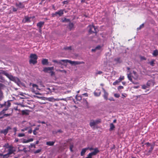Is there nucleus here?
<instances>
[{"label":"nucleus","mask_w":158,"mask_h":158,"mask_svg":"<svg viewBox=\"0 0 158 158\" xmlns=\"http://www.w3.org/2000/svg\"><path fill=\"white\" fill-rule=\"evenodd\" d=\"M30 57L31 58L30 60L29 61L30 64H34L37 63L38 56L36 54H31L30 55Z\"/></svg>","instance_id":"f257e3e1"},{"label":"nucleus","mask_w":158,"mask_h":158,"mask_svg":"<svg viewBox=\"0 0 158 158\" xmlns=\"http://www.w3.org/2000/svg\"><path fill=\"white\" fill-rule=\"evenodd\" d=\"M31 90L32 92L36 95H41L37 91V90H40V89L38 88V86L37 85L35 84H32Z\"/></svg>","instance_id":"f03ea898"},{"label":"nucleus","mask_w":158,"mask_h":158,"mask_svg":"<svg viewBox=\"0 0 158 158\" xmlns=\"http://www.w3.org/2000/svg\"><path fill=\"white\" fill-rule=\"evenodd\" d=\"M0 105L1 108L5 106V108L3 110L6 109V111L8 110L9 107L10 106L11 103L9 101H8L7 102H5L3 104H0Z\"/></svg>","instance_id":"7ed1b4c3"},{"label":"nucleus","mask_w":158,"mask_h":158,"mask_svg":"<svg viewBox=\"0 0 158 158\" xmlns=\"http://www.w3.org/2000/svg\"><path fill=\"white\" fill-rule=\"evenodd\" d=\"M2 74L6 76L11 81H14L15 80V77L10 74H9L6 72L2 71Z\"/></svg>","instance_id":"20e7f679"},{"label":"nucleus","mask_w":158,"mask_h":158,"mask_svg":"<svg viewBox=\"0 0 158 158\" xmlns=\"http://www.w3.org/2000/svg\"><path fill=\"white\" fill-rule=\"evenodd\" d=\"M89 32L92 33H96V31L95 27L93 25H90L88 27Z\"/></svg>","instance_id":"39448f33"},{"label":"nucleus","mask_w":158,"mask_h":158,"mask_svg":"<svg viewBox=\"0 0 158 158\" xmlns=\"http://www.w3.org/2000/svg\"><path fill=\"white\" fill-rule=\"evenodd\" d=\"M65 98H54L53 97L48 98L47 99V100L50 102H54L55 101H59L60 100H65Z\"/></svg>","instance_id":"423d86ee"},{"label":"nucleus","mask_w":158,"mask_h":158,"mask_svg":"<svg viewBox=\"0 0 158 158\" xmlns=\"http://www.w3.org/2000/svg\"><path fill=\"white\" fill-rule=\"evenodd\" d=\"M45 90L47 92L46 94H51L52 92H53L55 89L52 87L50 88H47L45 89Z\"/></svg>","instance_id":"0eeeda50"},{"label":"nucleus","mask_w":158,"mask_h":158,"mask_svg":"<svg viewBox=\"0 0 158 158\" xmlns=\"http://www.w3.org/2000/svg\"><path fill=\"white\" fill-rule=\"evenodd\" d=\"M63 14V10H60L58 11L55 12V13L52 14V17H55L57 16V15H58L59 16H61Z\"/></svg>","instance_id":"6e6552de"},{"label":"nucleus","mask_w":158,"mask_h":158,"mask_svg":"<svg viewBox=\"0 0 158 158\" xmlns=\"http://www.w3.org/2000/svg\"><path fill=\"white\" fill-rule=\"evenodd\" d=\"M9 147V148L8 150V152L7 153L9 155H10L13 153L15 152V150L12 146L10 145Z\"/></svg>","instance_id":"1a4fd4ad"},{"label":"nucleus","mask_w":158,"mask_h":158,"mask_svg":"<svg viewBox=\"0 0 158 158\" xmlns=\"http://www.w3.org/2000/svg\"><path fill=\"white\" fill-rule=\"evenodd\" d=\"M65 60H53L52 61L54 63H56L58 64L63 65V63H65Z\"/></svg>","instance_id":"9d476101"},{"label":"nucleus","mask_w":158,"mask_h":158,"mask_svg":"<svg viewBox=\"0 0 158 158\" xmlns=\"http://www.w3.org/2000/svg\"><path fill=\"white\" fill-rule=\"evenodd\" d=\"M11 129V128L10 126H8L7 128L3 130H1L0 131V133L3 134L4 135H6L8 132V131Z\"/></svg>","instance_id":"9b49d317"},{"label":"nucleus","mask_w":158,"mask_h":158,"mask_svg":"<svg viewBox=\"0 0 158 158\" xmlns=\"http://www.w3.org/2000/svg\"><path fill=\"white\" fill-rule=\"evenodd\" d=\"M65 63H69L72 65H76L79 64V62L77 61H72L68 60H65Z\"/></svg>","instance_id":"f8f14e48"},{"label":"nucleus","mask_w":158,"mask_h":158,"mask_svg":"<svg viewBox=\"0 0 158 158\" xmlns=\"http://www.w3.org/2000/svg\"><path fill=\"white\" fill-rule=\"evenodd\" d=\"M102 89L104 92V94L103 95V97H104V98L105 100H107L108 99V94L107 92H106V91L105 90L104 88H102Z\"/></svg>","instance_id":"ddd939ff"},{"label":"nucleus","mask_w":158,"mask_h":158,"mask_svg":"<svg viewBox=\"0 0 158 158\" xmlns=\"http://www.w3.org/2000/svg\"><path fill=\"white\" fill-rule=\"evenodd\" d=\"M16 6L19 8H23L25 6L23 3L19 2L16 3L15 4Z\"/></svg>","instance_id":"4468645a"},{"label":"nucleus","mask_w":158,"mask_h":158,"mask_svg":"<svg viewBox=\"0 0 158 158\" xmlns=\"http://www.w3.org/2000/svg\"><path fill=\"white\" fill-rule=\"evenodd\" d=\"M54 69V67H45L44 68L43 71L44 72H48L49 71H52Z\"/></svg>","instance_id":"2eb2a0df"},{"label":"nucleus","mask_w":158,"mask_h":158,"mask_svg":"<svg viewBox=\"0 0 158 158\" xmlns=\"http://www.w3.org/2000/svg\"><path fill=\"white\" fill-rule=\"evenodd\" d=\"M154 82L153 80H150L148 81L147 83V85L148 87L153 86L154 85Z\"/></svg>","instance_id":"dca6fc26"},{"label":"nucleus","mask_w":158,"mask_h":158,"mask_svg":"<svg viewBox=\"0 0 158 158\" xmlns=\"http://www.w3.org/2000/svg\"><path fill=\"white\" fill-rule=\"evenodd\" d=\"M101 94V92L99 89H97L94 92V95L96 97L99 96Z\"/></svg>","instance_id":"f3484780"},{"label":"nucleus","mask_w":158,"mask_h":158,"mask_svg":"<svg viewBox=\"0 0 158 158\" xmlns=\"http://www.w3.org/2000/svg\"><path fill=\"white\" fill-rule=\"evenodd\" d=\"M12 112H13V110H12L11 112V113H8V114H5L4 113V114L3 115V116L0 117V119H2L4 118V117H6L8 116H11L12 115Z\"/></svg>","instance_id":"a211bd4d"},{"label":"nucleus","mask_w":158,"mask_h":158,"mask_svg":"<svg viewBox=\"0 0 158 158\" xmlns=\"http://www.w3.org/2000/svg\"><path fill=\"white\" fill-rule=\"evenodd\" d=\"M155 145V143H154L153 144L151 145V148H150V149L148 151V153L146 154L147 155H149L151 154V153L152 152V150L153 149Z\"/></svg>","instance_id":"6ab92c4d"},{"label":"nucleus","mask_w":158,"mask_h":158,"mask_svg":"<svg viewBox=\"0 0 158 158\" xmlns=\"http://www.w3.org/2000/svg\"><path fill=\"white\" fill-rule=\"evenodd\" d=\"M44 23V22L40 21L37 23V26L39 28H42Z\"/></svg>","instance_id":"aec40b11"},{"label":"nucleus","mask_w":158,"mask_h":158,"mask_svg":"<svg viewBox=\"0 0 158 158\" xmlns=\"http://www.w3.org/2000/svg\"><path fill=\"white\" fill-rule=\"evenodd\" d=\"M31 17H29L28 16H25L24 18L25 19V21L24 23L26 22H31Z\"/></svg>","instance_id":"412c9836"},{"label":"nucleus","mask_w":158,"mask_h":158,"mask_svg":"<svg viewBox=\"0 0 158 158\" xmlns=\"http://www.w3.org/2000/svg\"><path fill=\"white\" fill-rule=\"evenodd\" d=\"M42 63L43 65H47L48 64V60L46 59H44L42 61Z\"/></svg>","instance_id":"4be33fe9"},{"label":"nucleus","mask_w":158,"mask_h":158,"mask_svg":"<svg viewBox=\"0 0 158 158\" xmlns=\"http://www.w3.org/2000/svg\"><path fill=\"white\" fill-rule=\"evenodd\" d=\"M96 124L94 120H91L89 123V125L91 127H94Z\"/></svg>","instance_id":"5701e85b"},{"label":"nucleus","mask_w":158,"mask_h":158,"mask_svg":"<svg viewBox=\"0 0 158 158\" xmlns=\"http://www.w3.org/2000/svg\"><path fill=\"white\" fill-rule=\"evenodd\" d=\"M88 149V148H85L83 149L81 152V156H83L85 154L86 150Z\"/></svg>","instance_id":"b1692460"},{"label":"nucleus","mask_w":158,"mask_h":158,"mask_svg":"<svg viewBox=\"0 0 158 158\" xmlns=\"http://www.w3.org/2000/svg\"><path fill=\"white\" fill-rule=\"evenodd\" d=\"M114 60L117 63H121L122 62V60L120 58L118 57L116 58H115L114 59Z\"/></svg>","instance_id":"393cba45"},{"label":"nucleus","mask_w":158,"mask_h":158,"mask_svg":"<svg viewBox=\"0 0 158 158\" xmlns=\"http://www.w3.org/2000/svg\"><path fill=\"white\" fill-rule=\"evenodd\" d=\"M101 48V46H97L95 48L92 49V51L93 52H94L97 50H100Z\"/></svg>","instance_id":"a878e982"},{"label":"nucleus","mask_w":158,"mask_h":158,"mask_svg":"<svg viewBox=\"0 0 158 158\" xmlns=\"http://www.w3.org/2000/svg\"><path fill=\"white\" fill-rule=\"evenodd\" d=\"M55 143L54 141H49L46 143V144L49 146H53Z\"/></svg>","instance_id":"bb28decb"},{"label":"nucleus","mask_w":158,"mask_h":158,"mask_svg":"<svg viewBox=\"0 0 158 158\" xmlns=\"http://www.w3.org/2000/svg\"><path fill=\"white\" fill-rule=\"evenodd\" d=\"M27 110H24L21 111V113L23 115H27Z\"/></svg>","instance_id":"cd10ccee"},{"label":"nucleus","mask_w":158,"mask_h":158,"mask_svg":"<svg viewBox=\"0 0 158 158\" xmlns=\"http://www.w3.org/2000/svg\"><path fill=\"white\" fill-rule=\"evenodd\" d=\"M152 55L153 56H156L158 55V51L157 50H154L153 53H152Z\"/></svg>","instance_id":"c85d7f7f"},{"label":"nucleus","mask_w":158,"mask_h":158,"mask_svg":"<svg viewBox=\"0 0 158 158\" xmlns=\"http://www.w3.org/2000/svg\"><path fill=\"white\" fill-rule=\"evenodd\" d=\"M155 60H152L151 61L149 62L148 63L151 66H153L154 65Z\"/></svg>","instance_id":"c756f323"},{"label":"nucleus","mask_w":158,"mask_h":158,"mask_svg":"<svg viewBox=\"0 0 158 158\" xmlns=\"http://www.w3.org/2000/svg\"><path fill=\"white\" fill-rule=\"evenodd\" d=\"M84 103L85 107L87 108L88 107V103L86 100H84Z\"/></svg>","instance_id":"7c9ffc66"},{"label":"nucleus","mask_w":158,"mask_h":158,"mask_svg":"<svg viewBox=\"0 0 158 158\" xmlns=\"http://www.w3.org/2000/svg\"><path fill=\"white\" fill-rule=\"evenodd\" d=\"M110 130H113L115 127L114 126L112 123H111L110 124Z\"/></svg>","instance_id":"2f4dec72"},{"label":"nucleus","mask_w":158,"mask_h":158,"mask_svg":"<svg viewBox=\"0 0 158 158\" xmlns=\"http://www.w3.org/2000/svg\"><path fill=\"white\" fill-rule=\"evenodd\" d=\"M70 20L69 19H67L66 18H64V19H62V22H69Z\"/></svg>","instance_id":"473e14b6"},{"label":"nucleus","mask_w":158,"mask_h":158,"mask_svg":"<svg viewBox=\"0 0 158 158\" xmlns=\"http://www.w3.org/2000/svg\"><path fill=\"white\" fill-rule=\"evenodd\" d=\"M6 111V110H3L2 111L0 112V117L3 116L4 114L5 113Z\"/></svg>","instance_id":"72a5a7b5"},{"label":"nucleus","mask_w":158,"mask_h":158,"mask_svg":"<svg viewBox=\"0 0 158 158\" xmlns=\"http://www.w3.org/2000/svg\"><path fill=\"white\" fill-rule=\"evenodd\" d=\"M127 77L128 79L131 82H132V79L131 78V76L130 74H127Z\"/></svg>","instance_id":"f704fd0d"},{"label":"nucleus","mask_w":158,"mask_h":158,"mask_svg":"<svg viewBox=\"0 0 158 158\" xmlns=\"http://www.w3.org/2000/svg\"><path fill=\"white\" fill-rule=\"evenodd\" d=\"M69 26L70 29L71 30L73 27V24L72 23H70L69 24Z\"/></svg>","instance_id":"c9c22d12"},{"label":"nucleus","mask_w":158,"mask_h":158,"mask_svg":"<svg viewBox=\"0 0 158 158\" xmlns=\"http://www.w3.org/2000/svg\"><path fill=\"white\" fill-rule=\"evenodd\" d=\"M35 148V144L34 143H31V144L29 146V148Z\"/></svg>","instance_id":"e433bc0d"},{"label":"nucleus","mask_w":158,"mask_h":158,"mask_svg":"<svg viewBox=\"0 0 158 158\" xmlns=\"http://www.w3.org/2000/svg\"><path fill=\"white\" fill-rule=\"evenodd\" d=\"M124 76H121L118 80L120 82L122 80H123L124 79Z\"/></svg>","instance_id":"4c0bfd02"},{"label":"nucleus","mask_w":158,"mask_h":158,"mask_svg":"<svg viewBox=\"0 0 158 158\" xmlns=\"http://www.w3.org/2000/svg\"><path fill=\"white\" fill-rule=\"evenodd\" d=\"M9 155L8 153L2 155L3 158H7L9 157Z\"/></svg>","instance_id":"58836bf2"},{"label":"nucleus","mask_w":158,"mask_h":158,"mask_svg":"<svg viewBox=\"0 0 158 158\" xmlns=\"http://www.w3.org/2000/svg\"><path fill=\"white\" fill-rule=\"evenodd\" d=\"M25 136V135L24 133H19L18 135V136L19 137H23Z\"/></svg>","instance_id":"ea45409f"},{"label":"nucleus","mask_w":158,"mask_h":158,"mask_svg":"<svg viewBox=\"0 0 158 158\" xmlns=\"http://www.w3.org/2000/svg\"><path fill=\"white\" fill-rule=\"evenodd\" d=\"M120 82L118 80H116L115 81L113 82V85H117L118 83H119Z\"/></svg>","instance_id":"a19ab883"},{"label":"nucleus","mask_w":158,"mask_h":158,"mask_svg":"<svg viewBox=\"0 0 158 158\" xmlns=\"http://www.w3.org/2000/svg\"><path fill=\"white\" fill-rule=\"evenodd\" d=\"M64 49L65 50H71L72 49V47L71 46H69L64 48Z\"/></svg>","instance_id":"79ce46f5"},{"label":"nucleus","mask_w":158,"mask_h":158,"mask_svg":"<svg viewBox=\"0 0 158 158\" xmlns=\"http://www.w3.org/2000/svg\"><path fill=\"white\" fill-rule=\"evenodd\" d=\"M10 146L9 145V144L8 143L5 144L4 145H3V147L6 148H9V146Z\"/></svg>","instance_id":"37998d69"},{"label":"nucleus","mask_w":158,"mask_h":158,"mask_svg":"<svg viewBox=\"0 0 158 158\" xmlns=\"http://www.w3.org/2000/svg\"><path fill=\"white\" fill-rule=\"evenodd\" d=\"M93 152H95L96 154H97L99 152V151L97 148H95L94 149V151Z\"/></svg>","instance_id":"c03bdc74"},{"label":"nucleus","mask_w":158,"mask_h":158,"mask_svg":"<svg viewBox=\"0 0 158 158\" xmlns=\"http://www.w3.org/2000/svg\"><path fill=\"white\" fill-rule=\"evenodd\" d=\"M41 149H38L37 150L35 151L34 152V153L35 154H36V153H39L40 152H41Z\"/></svg>","instance_id":"a18cd8bd"},{"label":"nucleus","mask_w":158,"mask_h":158,"mask_svg":"<svg viewBox=\"0 0 158 158\" xmlns=\"http://www.w3.org/2000/svg\"><path fill=\"white\" fill-rule=\"evenodd\" d=\"M102 73V72L101 71H98L96 73V75H97L98 74L100 75Z\"/></svg>","instance_id":"49530a36"},{"label":"nucleus","mask_w":158,"mask_h":158,"mask_svg":"<svg viewBox=\"0 0 158 158\" xmlns=\"http://www.w3.org/2000/svg\"><path fill=\"white\" fill-rule=\"evenodd\" d=\"M96 124H98L101 122V120L100 119H97L94 120Z\"/></svg>","instance_id":"de8ad7c7"},{"label":"nucleus","mask_w":158,"mask_h":158,"mask_svg":"<svg viewBox=\"0 0 158 158\" xmlns=\"http://www.w3.org/2000/svg\"><path fill=\"white\" fill-rule=\"evenodd\" d=\"M144 26L143 24H142L140 25L139 27L137 28V29L138 30H140Z\"/></svg>","instance_id":"09e8293b"},{"label":"nucleus","mask_w":158,"mask_h":158,"mask_svg":"<svg viewBox=\"0 0 158 158\" xmlns=\"http://www.w3.org/2000/svg\"><path fill=\"white\" fill-rule=\"evenodd\" d=\"M133 73L134 74V75L135 76L136 78H137L138 77V75L137 74V73L135 71H133Z\"/></svg>","instance_id":"8fccbe9b"},{"label":"nucleus","mask_w":158,"mask_h":158,"mask_svg":"<svg viewBox=\"0 0 158 158\" xmlns=\"http://www.w3.org/2000/svg\"><path fill=\"white\" fill-rule=\"evenodd\" d=\"M28 128H29L28 127H25L24 128H23V129H22L21 130V131L23 132V131H27L28 129Z\"/></svg>","instance_id":"3c124183"},{"label":"nucleus","mask_w":158,"mask_h":158,"mask_svg":"<svg viewBox=\"0 0 158 158\" xmlns=\"http://www.w3.org/2000/svg\"><path fill=\"white\" fill-rule=\"evenodd\" d=\"M123 89V87L122 86H119L118 88V90H120V89Z\"/></svg>","instance_id":"603ef678"},{"label":"nucleus","mask_w":158,"mask_h":158,"mask_svg":"<svg viewBox=\"0 0 158 158\" xmlns=\"http://www.w3.org/2000/svg\"><path fill=\"white\" fill-rule=\"evenodd\" d=\"M114 95L115 97L117 98H118L120 97V95L117 94H114Z\"/></svg>","instance_id":"864d4df0"},{"label":"nucleus","mask_w":158,"mask_h":158,"mask_svg":"<svg viewBox=\"0 0 158 158\" xmlns=\"http://www.w3.org/2000/svg\"><path fill=\"white\" fill-rule=\"evenodd\" d=\"M89 154H90L92 156H93L96 155L97 154H96L95 152H93L91 153H89Z\"/></svg>","instance_id":"5fc2aeb1"},{"label":"nucleus","mask_w":158,"mask_h":158,"mask_svg":"<svg viewBox=\"0 0 158 158\" xmlns=\"http://www.w3.org/2000/svg\"><path fill=\"white\" fill-rule=\"evenodd\" d=\"M73 147V144H71L70 146V149L71 152H73V150L72 149Z\"/></svg>","instance_id":"6e6d98bb"},{"label":"nucleus","mask_w":158,"mask_h":158,"mask_svg":"<svg viewBox=\"0 0 158 158\" xmlns=\"http://www.w3.org/2000/svg\"><path fill=\"white\" fill-rule=\"evenodd\" d=\"M148 87V86L145 85H143L142 86V88L143 89H145Z\"/></svg>","instance_id":"4d7b16f0"},{"label":"nucleus","mask_w":158,"mask_h":158,"mask_svg":"<svg viewBox=\"0 0 158 158\" xmlns=\"http://www.w3.org/2000/svg\"><path fill=\"white\" fill-rule=\"evenodd\" d=\"M145 144L148 147L151 146V144L149 142L146 143Z\"/></svg>","instance_id":"13d9d810"},{"label":"nucleus","mask_w":158,"mask_h":158,"mask_svg":"<svg viewBox=\"0 0 158 158\" xmlns=\"http://www.w3.org/2000/svg\"><path fill=\"white\" fill-rule=\"evenodd\" d=\"M33 133L34 135H36L37 134V132H36V131L35 130H34L33 131Z\"/></svg>","instance_id":"bf43d9fd"},{"label":"nucleus","mask_w":158,"mask_h":158,"mask_svg":"<svg viewBox=\"0 0 158 158\" xmlns=\"http://www.w3.org/2000/svg\"><path fill=\"white\" fill-rule=\"evenodd\" d=\"M68 1H64L63 2V3L64 4H67L68 3Z\"/></svg>","instance_id":"052dcab7"},{"label":"nucleus","mask_w":158,"mask_h":158,"mask_svg":"<svg viewBox=\"0 0 158 158\" xmlns=\"http://www.w3.org/2000/svg\"><path fill=\"white\" fill-rule=\"evenodd\" d=\"M59 71L60 72L64 73H66V71L65 70H59Z\"/></svg>","instance_id":"680f3d73"},{"label":"nucleus","mask_w":158,"mask_h":158,"mask_svg":"<svg viewBox=\"0 0 158 158\" xmlns=\"http://www.w3.org/2000/svg\"><path fill=\"white\" fill-rule=\"evenodd\" d=\"M3 96V93L2 91L0 90V98H2Z\"/></svg>","instance_id":"e2e57ef3"},{"label":"nucleus","mask_w":158,"mask_h":158,"mask_svg":"<svg viewBox=\"0 0 158 158\" xmlns=\"http://www.w3.org/2000/svg\"><path fill=\"white\" fill-rule=\"evenodd\" d=\"M85 158H92V156L89 154L88 155L87 157Z\"/></svg>","instance_id":"0e129e2a"},{"label":"nucleus","mask_w":158,"mask_h":158,"mask_svg":"<svg viewBox=\"0 0 158 158\" xmlns=\"http://www.w3.org/2000/svg\"><path fill=\"white\" fill-rule=\"evenodd\" d=\"M50 73H51V76H52L53 75H54V72H53V71H51L50 72Z\"/></svg>","instance_id":"69168bd1"},{"label":"nucleus","mask_w":158,"mask_h":158,"mask_svg":"<svg viewBox=\"0 0 158 158\" xmlns=\"http://www.w3.org/2000/svg\"><path fill=\"white\" fill-rule=\"evenodd\" d=\"M109 100L110 101H114V100L113 98H110L109 99Z\"/></svg>","instance_id":"338daca9"},{"label":"nucleus","mask_w":158,"mask_h":158,"mask_svg":"<svg viewBox=\"0 0 158 158\" xmlns=\"http://www.w3.org/2000/svg\"><path fill=\"white\" fill-rule=\"evenodd\" d=\"M17 10L16 8L13 7V11L14 12L16 11Z\"/></svg>","instance_id":"774afa93"}]
</instances>
